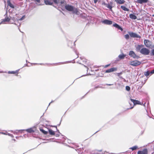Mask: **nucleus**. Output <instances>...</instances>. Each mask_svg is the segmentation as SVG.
I'll return each instance as SVG.
<instances>
[{
    "label": "nucleus",
    "mask_w": 154,
    "mask_h": 154,
    "mask_svg": "<svg viewBox=\"0 0 154 154\" xmlns=\"http://www.w3.org/2000/svg\"><path fill=\"white\" fill-rule=\"evenodd\" d=\"M94 68H87V72L88 74L94 75L95 73L94 69Z\"/></svg>",
    "instance_id": "20e7f679"
},
{
    "label": "nucleus",
    "mask_w": 154,
    "mask_h": 154,
    "mask_svg": "<svg viewBox=\"0 0 154 154\" xmlns=\"http://www.w3.org/2000/svg\"><path fill=\"white\" fill-rule=\"evenodd\" d=\"M49 134L51 135H54L55 134V132L51 129H48Z\"/></svg>",
    "instance_id": "5701e85b"
},
{
    "label": "nucleus",
    "mask_w": 154,
    "mask_h": 154,
    "mask_svg": "<svg viewBox=\"0 0 154 154\" xmlns=\"http://www.w3.org/2000/svg\"><path fill=\"white\" fill-rule=\"evenodd\" d=\"M35 1H36L38 3H40V0H34Z\"/></svg>",
    "instance_id": "4c0bfd02"
},
{
    "label": "nucleus",
    "mask_w": 154,
    "mask_h": 154,
    "mask_svg": "<svg viewBox=\"0 0 154 154\" xmlns=\"http://www.w3.org/2000/svg\"><path fill=\"white\" fill-rule=\"evenodd\" d=\"M106 85H109V86H110V85H113V84H106Z\"/></svg>",
    "instance_id": "ea45409f"
},
{
    "label": "nucleus",
    "mask_w": 154,
    "mask_h": 154,
    "mask_svg": "<svg viewBox=\"0 0 154 154\" xmlns=\"http://www.w3.org/2000/svg\"><path fill=\"white\" fill-rule=\"evenodd\" d=\"M148 0H137V2L140 4L146 3Z\"/></svg>",
    "instance_id": "2eb2a0df"
},
{
    "label": "nucleus",
    "mask_w": 154,
    "mask_h": 154,
    "mask_svg": "<svg viewBox=\"0 0 154 154\" xmlns=\"http://www.w3.org/2000/svg\"><path fill=\"white\" fill-rule=\"evenodd\" d=\"M54 127H56V129H57V131H58V130H57V126H54Z\"/></svg>",
    "instance_id": "79ce46f5"
},
{
    "label": "nucleus",
    "mask_w": 154,
    "mask_h": 154,
    "mask_svg": "<svg viewBox=\"0 0 154 154\" xmlns=\"http://www.w3.org/2000/svg\"><path fill=\"white\" fill-rule=\"evenodd\" d=\"M27 132L29 133H32L33 132H34V131L33 130L32 128H31L26 130Z\"/></svg>",
    "instance_id": "b1692460"
},
{
    "label": "nucleus",
    "mask_w": 154,
    "mask_h": 154,
    "mask_svg": "<svg viewBox=\"0 0 154 154\" xmlns=\"http://www.w3.org/2000/svg\"><path fill=\"white\" fill-rule=\"evenodd\" d=\"M130 17L132 19L135 20L137 19V17L134 14H131L129 15Z\"/></svg>",
    "instance_id": "6ab92c4d"
},
{
    "label": "nucleus",
    "mask_w": 154,
    "mask_h": 154,
    "mask_svg": "<svg viewBox=\"0 0 154 154\" xmlns=\"http://www.w3.org/2000/svg\"><path fill=\"white\" fill-rule=\"evenodd\" d=\"M95 71H97V70H95Z\"/></svg>",
    "instance_id": "09e8293b"
},
{
    "label": "nucleus",
    "mask_w": 154,
    "mask_h": 154,
    "mask_svg": "<svg viewBox=\"0 0 154 154\" xmlns=\"http://www.w3.org/2000/svg\"><path fill=\"white\" fill-rule=\"evenodd\" d=\"M40 130L43 133H44V134H48V132L47 131H45L42 128L40 129Z\"/></svg>",
    "instance_id": "393cba45"
},
{
    "label": "nucleus",
    "mask_w": 154,
    "mask_h": 154,
    "mask_svg": "<svg viewBox=\"0 0 154 154\" xmlns=\"http://www.w3.org/2000/svg\"><path fill=\"white\" fill-rule=\"evenodd\" d=\"M11 132L14 134H17V133L16 131H11Z\"/></svg>",
    "instance_id": "c9c22d12"
},
{
    "label": "nucleus",
    "mask_w": 154,
    "mask_h": 154,
    "mask_svg": "<svg viewBox=\"0 0 154 154\" xmlns=\"http://www.w3.org/2000/svg\"><path fill=\"white\" fill-rule=\"evenodd\" d=\"M52 102V101H51V102H50V103H49V105H48V106H49V105H50V104H51V103Z\"/></svg>",
    "instance_id": "37998d69"
},
{
    "label": "nucleus",
    "mask_w": 154,
    "mask_h": 154,
    "mask_svg": "<svg viewBox=\"0 0 154 154\" xmlns=\"http://www.w3.org/2000/svg\"><path fill=\"white\" fill-rule=\"evenodd\" d=\"M0 133L2 134H4V135H7L6 133H4V132H0Z\"/></svg>",
    "instance_id": "e433bc0d"
},
{
    "label": "nucleus",
    "mask_w": 154,
    "mask_h": 154,
    "mask_svg": "<svg viewBox=\"0 0 154 154\" xmlns=\"http://www.w3.org/2000/svg\"><path fill=\"white\" fill-rule=\"evenodd\" d=\"M23 20V18H21L20 19V20Z\"/></svg>",
    "instance_id": "c03bdc74"
},
{
    "label": "nucleus",
    "mask_w": 154,
    "mask_h": 154,
    "mask_svg": "<svg viewBox=\"0 0 154 154\" xmlns=\"http://www.w3.org/2000/svg\"><path fill=\"white\" fill-rule=\"evenodd\" d=\"M151 55L154 56V49L152 50L151 53Z\"/></svg>",
    "instance_id": "2f4dec72"
},
{
    "label": "nucleus",
    "mask_w": 154,
    "mask_h": 154,
    "mask_svg": "<svg viewBox=\"0 0 154 154\" xmlns=\"http://www.w3.org/2000/svg\"><path fill=\"white\" fill-rule=\"evenodd\" d=\"M13 140H14V141H15V139H14Z\"/></svg>",
    "instance_id": "de8ad7c7"
},
{
    "label": "nucleus",
    "mask_w": 154,
    "mask_h": 154,
    "mask_svg": "<svg viewBox=\"0 0 154 154\" xmlns=\"http://www.w3.org/2000/svg\"><path fill=\"white\" fill-rule=\"evenodd\" d=\"M110 65V64H108L104 66V67H107L108 66H109Z\"/></svg>",
    "instance_id": "f704fd0d"
},
{
    "label": "nucleus",
    "mask_w": 154,
    "mask_h": 154,
    "mask_svg": "<svg viewBox=\"0 0 154 154\" xmlns=\"http://www.w3.org/2000/svg\"><path fill=\"white\" fill-rule=\"evenodd\" d=\"M115 2L117 4H123L125 2V1L124 0H115Z\"/></svg>",
    "instance_id": "f8f14e48"
},
{
    "label": "nucleus",
    "mask_w": 154,
    "mask_h": 154,
    "mask_svg": "<svg viewBox=\"0 0 154 154\" xmlns=\"http://www.w3.org/2000/svg\"><path fill=\"white\" fill-rule=\"evenodd\" d=\"M144 43L147 48H150L152 46V42L149 40L145 39L144 40Z\"/></svg>",
    "instance_id": "7ed1b4c3"
},
{
    "label": "nucleus",
    "mask_w": 154,
    "mask_h": 154,
    "mask_svg": "<svg viewBox=\"0 0 154 154\" xmlns=\"http://www.w3.org/2000/svg\"><path fill=\"white\" fill-rule=\"evenodd\" d=\"M98 0H94V2L95 3H96L97 2Z\"/></svg>",
    "instance_id": "58836bf2"
},
{
    "label": "nucleus",
    "mask_w": 154,
    "mask_h": 154,
    "mask_svg": "<svg viewBox=\"0 0 154 154\" xmlns=\"http://www.w3.org/2000/svg\"><path fill=\"white\" fill-rule=\"evenodd\" d=\"M116 70V68H110V69L106 70L105 72L106 73L111 72Z\"/></svg>",
    "instance_id": "ddd939ff"
},
{
    "label": "nucleus",
    "mask_w": 154,
    "mask_h": 154,
    "mask_svg": "<svg viewBox=\"0 0 154 154\" xmlns=\"http://www.w3.org/2000/svg\"><path fill=\"white\" fill-rule=\"evenodd\" d=\"M125 89L127 91H129L130 90V88L129 86H126Z\"/></svg>",
    "instance_id": "c756f323"
},
{
    "label": "nucleus",
    "mask_w": 154,
    "mask_h": 154,
    "mask_svg": "<svg viewBox=\"0 0 154 154\" xmlns=\"http://www.w3.org/2000/svg\"><path fill=\"white\" fill-rule=\"evenodd\" d=\"M141 63L135 60L132 62H130L129 64L133 66H137L140 64Z\"/></svg>",
    "instance_id": "39448f33"
},
{
    "label": "nucleus",
    "mask_w": 154,
    "mask_h": 154,
    "mask_svg": "<svg viewBox=\"0 0 154 154\" xmlns=\"http://www.w3.org/2000/svg\"><path fill=\"white\" fill-rule=\"evenodd\" d=\"M142 46L141 45H138L136 47V50L137 51H139L140 50V48Z\"/></svg>",
    "instance_id": "bb28decb"
},
{
    "label": "nucleus",
    "mask_w": 154,
    "mask_h": 154,
    "mask_svg": "<svg viewBox=\"0 0 154 154\" xmlns=\"http://www.w3.org/2000/svg\"><path fill=\"white\" fill-rule=\"evenodd\" d=\"M59 134H60V132H59L58 134H55V136L56 137H59L60 135Z\"/></svg>",
    "instance_id": "72a5a7b5"
},
{
    "label": "nucleus",
    "mask_w": 154,
    "mask_h": 154,
    "mask_svg": "<svg viewBox=\"0 0 154 154\" xmlns=\"http://www.w3.org/2000/svg\"><path fill=\"white\" fill-rule=\"evenodd\" d=\"M129 55L131 57L134 58H138V57L135 53L132 51H129Z\"/></svg>",
    "instance_id": "0eeeda50"
},
{
    "label": "nucleus",
    "mask_w": 154,
    "mask_h": 154,
    "mask_svg": "<svg viewBox=\"0 0 154 154\" xmlns=\"http://www.w3.org/2000/svg\"><path fill=\"white\" fill-rule=\"evenodd\" d=\"M10 19L8 17H5V19H4L2 21V23H4L5 22H9L10 21Z\"/></svg>",
    "instance_id": "f3484780"
},
{
    "label": "nucleus",
    "mask_w": 154,
    "mask_h": 154,
    "mask_svg": "<svg viewBox=\"0 0 154 154\" xmlns=\"http://www.w3.org/2000/svg\"><path fill=\"white\" fill-rule=\"evenodd\" d=\"M121 8L124 11H128L129 10V9L126 8L125 6L123 5L121 6Z\"/></svg>",
    "instance_id": "aec40b11"
},
{
    "label": "nucleus",
    "mask_w": 154,
    "mask_h": 154,
    "mask_svg": "<svg viewBox=\"0 0 154 154\" xmlns=\"http://www.w3.org/2000/svg\"><path fill=\"white\" fill-rule=\"evenodd\" d=\"M7 133V135H8L10 136H11V137H14L13 135L12 134H9V133Z\"/></svg>",
    "instance_id": "7c9ffc66"
},
{
    "label": "nucleus",
    "mask_w": 154,
    "mask_h": 154,
    "mask_svg": "<svg viewBox=\"0 0 154 154\" xmlns=\"http://www.w3.org/2000/svg\"><path fill=\"white\" fill-rule=\"evenodd\" d=\"M102 23L107 25H111L112 24V22L108 20H105L102 21Z\"/></svg>",
    "instance_id": "9d476101"
},
{
    "label": "nucleus",
    "mask_w": 154,
    "mask_h": 154,
    "mask_svg": "<svg viewBox=\"0 0 154 154\" xmlns=\"http://www.w3.org/2000/svg\"><path fill=\"white\" fill-rule=\"evenodd\" d=\"M148 151L146 149H144L142 151H139L137 154H147Z\"/></svg>",
    "instance_id": "1a4fd4ad"
},
{
    "label": "nucleus",
    "mask_w": 154,
    "mask_h": 154,
    "mask_svg": "<svg viewBox=\"0 0 154 154\" xmlns=\"http://www.w3.org/2000/svg\"><path fill=\"white\" fill-rule=\"evenodd\" d=\"M44 2L45 4L47 5H52L53 4L48 0H45Z\"/></svg>",
    "instance_id": "dca6fc26"
},
{
    "label": "nucleus",
    "mask_w": 154,
    "mask_h": 154,
    "mask_svg": "<svg viewBox=\"0 0 154 154\" xmlns=\"http://www.w3.org/2000/svg\"><path fill=\"white\" fill-rule=\"evenodd\" d=\"M86 67V66H85V65H84Z\"/></svg>",
    "instance_id": "49530a36"
},
{
    "label": "nucleus",
    "mask_w": 154,
    "mask_h": 154,
    "mask_svg": "<svg viewBox=\"0 0 154 154\" xmlns=\"http://www.w3.org/2000/svg\"><path fill=\"white\" fill-rule=\"evenodd\" d=\"M113 26L114 27L117 28L119 29L121 31H122L123 30L122 28L121 27H120L118 24H117L116 23L114 24L113 25Z\"/></svg>",
    "instance_id": "4468645a"
},
{
    "label": "nucleus",
    "mask_w": 154,
    "mask_h": 154,
    "mask_svg": "<svg viewBox=\"0 0 154 154\" xmlns=\"http://www.w3.org/2000/svg\"><path fill=\"white\" fill-rule=\"evenodd\" d=\"M102 4L104 5H105L106 6V5H107V4H106L104 2Z\"/></svg>",
    "instance_id": "a19ab883"
},
{
    "label": "nucleus",
    "mask_w": 154,
    "mask_h": 154,
    "mask_svg": "<svg viewBox=\"0 0 154 154\" xmlns=\"http://www.w3.org/2000/svg\"><path fill=\"white\" fill-rule=\"evenodd\" d=\"M19 69L18 70H16V71H9L8 72V73L9 74H16L18 73V72L19 71Z\"/></svg>",
    "instance_id": "a211bd4d"
},
{
    "label": "nucleus",
    "mask_w": 154,
    "mask_h": 154,
    "mask_svg": "<svg viewBox=\"0 0 154 154\" xmlns=\"http://www.w3.org/2000/svg\"><path fill=\"white\" fill-rule=\"evenodd\" d=\"M137 148H138L137 146H133V147L131 148L130 149H131L132 150H134L137 149Z\"/></svg>",
    "instance_id": "cd10ccee"
},
{
    "label": "nucleus",
    "mask_w": 154,
    "mask_h": 154,
    "mask_svg": "<svg viewBox=\"0 0 154 154\" xmlns=\"http://www.w3.org/2000/svg\"><path fill=\"white\" fill-rule=\"evenodd\" d=\"M152 16L154 17V14L152 15Z\"/></svg>",
    "instance_id": "a18cd8bd"
},
{
    "label": "nucleus",
    "mask_w": 154,
    "mask_h": 154,
    "mask_svg": "<svg viewBox=\"0 0 154 154\" xmlns=\"http://www.w3.org/2000/svg\"><path fill=\"white\" fill-rule=\"evenodd\" d=\"M65 8L67 11H73V13L78 14L79 11L76 8H75L73 6L69 5H66L65 6Z\"/></svg>",
    "instance_id": "f257e3e1"
},
{
    "label": "nucleus",
    "mask_w": 154,
    "mask_h": 154,
    "mask_svg": "<svg viewBox=\"0 0 154 154\" xmlns=\"http://www.w3.org/2000/svg\"><path fill=\"white\" fill-rule=\"evenodd\" d=\"M8 4L9 6L11 8H14V5L11 3L10 1H7Z\"/></svg>",
    "instance_id": "4be33fe9"
},
{
    "label": "nucleus",
    "mask_w": 154,
    "mask_h": 154,
    "mask_svg": "<svg viewBox=\"0 0 154 154\" xmlns=\"http://www.w3.org/2000/svg\"><path fill=\"white\" fill-rule=\"evenodd\" d=\"M122 74V72H121L120 73H117V75L118 76H119V77H120V75Z\"/></svg>",
    "instance_id": "473e14b6"
},
{
    "label": "nucleus",
    "mask_w": 154,
    "mask_h": 154,
    "mask_svg": "<svg viewBox=\"0 0 154 154\" xmlns=\"http://www.w3.org/2000/svg\"><path fill=\"white\" fill-rule=\"evenodd\" d=\"M130 36L133 38H140L141 37L139 35H137L136 33L133 32H130L129 33Z\"/></svg>",
    "instance_id": "423d86ee"
},
{
    "label": "nucleus",
    "mask_w": 154,
    "mask_h": 154,
    "mask_svg": "<svg viewBox=\"0 0 154 154\" xmlns=\"http://www.w3.org/2000/svg\"><path fill=\"white\" fill-rule=\"evenodd\" d=\"M130 100L133 103L134 105H136L137 104L141 105V102L138 100H134L132 99H131Z\"/></svg>",
    "instance_id": "9b49d317"
},
{
    "label": "nucleus",
    "mask_w": 154,
    "mask_h": 154,
    "mask_svg": "<svg viewBox=\"0 0 154 154\" xmlns=\"http://www.w3.org/2000/svg\"><path fill=\"white\" fill-rule=\"evenodd\" d=\"M125 37L126 39H128L129 38L130 36L128 34H126L125 35Z\"/></svg>",
    "instance_id": "c85d7f7f"
},
{
    "label": "nucleus",
    "mask_w": 154,
    "mask_h": 154,
    "mask_svg": "<svg viewBox=\"0 0 154 154\" xmlns=\"http://www.w3.org/2000/svg\"><path fill=\"white\" fill-rule=\"evenodd\" d=\"M154 73V69L150 72L149 71H148L144 73V74L146 77H147L148 76L150 75H151L152 74Z\"/></svg>",
    "instance_id": "6e6552de"
},
{
    "label": "nucleus",
    "mask_w": 154,
    "mask_h": 154,
    "mask_svg": "<svg viewBox=\"0 0 154 154\" xmlns=\"http://www.w3.org/2000/svg\"><path fill=\"white\" fill-rule=\"evenodd\" d=\"M140 52L142 54L148 55L149 54L150 51L149 49L147 48H143L140 50Z\"/></svg>",
    "instance_id": "f03ea898"
},
{
    "label": "nucleus",
    "mask_w": 154,
    "mask_h": 154,
    "mask_svg": "<svg viewBox=\"0 0 154 154\" xmlns=\"http://www.w3.org/2000/svg\"><path fill=\"white\" fill-rule=\"evenodd\" d=\"M125 56V55L124 54H122L119 55L118 57L119 59L121 60L124 59Z\"/></svg>",
    "instance_id": "412c9836"
},
{
    "label": "nucleus",
    "mask_w": 154,
    "mask_h": 154,
    "mask_svg": "<svg viewBox=\"0 0 154 154\" xmlns=\"http://www.w3.org/2000/svg\"><path fill=\"white\" fill-rule=\"evenodd\" d=\"M106 7H107L111 11H112V7L111 5L109 4H107V5H106Z\"/></svg>",
    "instance_id": "a878e982"
}]
</instances>
